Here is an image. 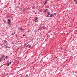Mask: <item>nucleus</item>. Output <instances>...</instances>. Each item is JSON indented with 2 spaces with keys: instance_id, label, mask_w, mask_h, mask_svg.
Wrapping results in <instances>:
<instances>
[{
  "instance_id": "obj_3",
  "label": "nucleus",
  "mask_w": 77,
  "mask_h": 77,
  "mask_svg": "<svg viewBox=\"0 0 77 77\" xmlns=\"http://www.w3.org/2000/svg\"><path fill=\"white\" fill-rule=\"evenodd\" d=\"M47 15H50V12L49 11H48L47 12Z\"/></svg>"
},
{
  "instance_id": "obj_24",
  "label": "nucleus",
  "mask_w": 77,
  "mask_h": 77,
  "mask_svg": "<svg viewBox=\"0 0 77 77\" xmlns=\"http://www.w3.org/2000/svg\"><path fill=\"white\" fill-rule=\"evenodd\" d=\"M17 36H18L17 35H15V36L16 37V38H17Z\"/></svg>"
},
{
  "instance_id": "obj_27",
  "label": "nucleus",
  "mask_w": 77,
  "mask_h": 77,
  "mask_svg": "<svg viewBox=\"0 0 77 77\" xmlns=\"http://www.w3.org/2000/svg\"><path fill=\"white\" fill-rule=\"evenodd\" d=\"M23 36H25V34H23Z\"/></svg>"
},
{
  "instance_id": "obj_38",
  "label": "nucleus",
  "mask_w": 77,
  "mask_h": 77,
  "mask_svg": "<svg viewBox=\"0 0 77 77\" xmlns=\"http://www.w3.org/2000/svg\"><path fill=\"white\" fill-rule=\"evenodd\" d=\"M35 14H36V13H35Z\"/></svg>"
},
{
  "instance_id": "obj_31",
  "label": "nucleus",
  "mask_w": 77,
  "mask_h": 77,
  "mask_svg": "<svg viewBox=\"0 0 77 77\" xmlns=\"http://www.w3.org/2000/svg\"><path fill=\"white\" fill-rule=\"evenodd\" d=\"M18 5H20V3H19Z\"/></svg>"
},
{
  "instance_id": "obj_50",
  "label": "nucleus",
  "mask_w": 77,
  "mask_h": 77,
  "mask_svg": "<svg viewBox=\"0 0 77 77\" xmlns=\"http://www.w3.org/2000/svg\"><path fill=\"white\" fill-rule=\"evenodd\" d=\"M5 39H6V38H5Z\"/></svg>"
},
{
  "instance_id": "obj_11",
  "label": "nucleus",
  "mask_w": 77,
  "mask_h": 77,
  "mask_svg": "<svg viewBox=\"0 0 77 77\" xmlns=\"http://www.w3.org/2000/svg\"><path fill=\"white\" fill-rule=\"evenodd\" d=\"M20 30H21V31H23V29H22V28H20Z\"/></svg>"
},
{
  "instance_id": "obj_21",
  "label": "nucleus",
  "mask_w": 77,
  "mask_h": 77,
  "mask_svg": "<svg viewBox=\"0 0 77 77\" xmlns=\"http://www.w3.org/2000/svg\"><path fill=\"white\" fill-rule=\"evenodd\" d=\"M9 63L10 64H11L12 63V62H11V61H10V62H9Z\"/></svg>"
},
{
  "instance_id": "obj_35",
  "label": "nucleus",
  "mask_w": 77,
  "mask_h": 77,
  "mask_svg": "<svg viewBox=\"0 0 77 77\" xmlns=\"http://www.w3.org/2000/svg\"><path fill=\"white\" fill-rule=\"evenodd\" d=\"M1 45H3V44H2Z\"/></svg>"
},
{
  "instance_id": "obj_20",
  "label": "nucleus",
  "mask_w": 77,
  "mask_h": 77,
  "mask_svg": "<svg viewBox=\"0 0 77 77\" xmlns=\"http://www.w3.org/2000/svg\"><path fill=\"white\" fill-rule=\"evenodd\" d=\"M8 58V56H6L5 57V59H7Z\"/></svg>"
},
{
  "instance_id": "obj_10",
  "label": "nucleus",
  "mask_w": 77,
  "mask_h": 77,
  "mask_svg": "<svg viewBox=\"0 0 77 77\" xmlns=\"http://www.w3.org/2000/svg\"><path fill=\"white\" fill-rule=\"evenodd\" d=\"M35 21V23H37V22H38V20H34Z\"/></svg>"
},
{
  "instance_id": "obj_16",
  "label": "nucleus",
  "mask_w": 77,
  "mask_h": 77,
  "mask_svg": "<svg viewBox=\"0 0 77 77\" xmlns=\"http://www.w3.org/2000/svg\"><path fill=\"white\" fill-rule=\"evenodd\" d=\"M31 47H32V46L30 45L28 47V48H31Z\"/></svg>"
},
{
  "instance_id": "obj_36",
  "label": "nucleus",
  "mask_w": 77,
  "mask_h": 77,
  "mask_svg": "<svg viewBox=\"0 0 77 77\" xmlns=\"http://www.w3.org/2000/svg\"><path fill=\"white\" fill-rule=\"evenodd\" d=\"M4 48H7L5 47Z\"/></svg>"
},
{
  "instance_id": "obj_33",
  "label": "nucleus",
  "mask_w": 77,
  "mask_h": 77,
  "mask_svg": "<svg viewBox=\"0 0 77 77\" xmlns=\"http://www.w3.org/2000/svg\"><path fill=\"white\" fill-rule=\"evenodd\" d=\"M11 25L9 24V27H10V26H11Z\"/></svg>"
},
{
  "instance_id": "obj_34",
  "label": "nucleus",
  "mask_w": 77,
  "mask_h": 77,
  "mask_svg": "<svg viewBox=\"0 0 77 77\" xmlns=\"http://www.w3.org/2000/svg\"><path fill=\"white\" fill-rule=\"evenodd\" d=\"M11 35H14V34L13 33H12V34H11Z\"/></svg>"
},
{
  "instance_id": "obj_1",
  "label": "nucleus",
  "mask_w": 77,
  "mask_h": 77,
  "mask_svg": "<svg viewBox=\"0 0 77 77\" xmlns=\"http://www.w3.org/2000/svg\"><path fill=\"white\" fill-rule=\"evenodd\" d=\"M50 17H54V16L53 15V14H50Z\"/></svg>"
},
{
  "instance_id": "obj_4",
  "label": "nucleus",
  "mask_w": 77,
  "mask_h": 77,
  "mask_svg": "<svg viewBox=\"0 0 77 77\" xmlns=\"http://www.w3.org/2000/svg\"><path fill=\"white\" fill-rule=\"evenodd\" d=\"M9 22L8 23L7 22V23H8V24H11V22Z\"/></svg>"
},
{
  "instance_id": "obj_13",
  "label": "nucleus",
  "mask_w": 77,
  "mask_h": 77,
  "mask_svg": "<svg viewBox=\"0 0 77 77\" xmlns=\"http://www.w3.org/2000/svg\"><path fill=\"white\" fill-rule=\"evenodd\" d=\"M49 15H48L46 16L47 18H48V17H50V16H49Z\"/></svg>"
},
{
  "instance_id": "obj_40",
  "label": "nucleus",
  "mask_w": 77,
  "mask_h": 77,
  "mask_svg": "<svg viewBox=\"0 0 77 77\" xmlns=\"http://www.w3.org/2000/svg\"><path fill=\"white\" fill-rule=\"evenodd\" d=\"M23 30H25V29H23Z\"/></svg>"
},
{
  "instance_id": "obj_26",
  "label": "nucleus",
  "mask_w": 77,
  "mask_h": 77,
  "mask_svg": "<svg viewBox=\"0 0 77 77\" xmlns=\"http://www.w3.org/2000/svg\"><path fill=\"white\" fill-rule=\"evenodd\" d=\"M29 45H27V46H26V47H28V46H29Z\"/></svg>"
},
{
  "instance_id": "obj_37",
  "label": "nucleus",
  "mask_w": 77,
  "mask_h": 77,
  "mask_svg": "<svg viewBox=\"0 0 77 77\" xmlns=\"http://www.w3.org/2000/svg\"><path fill=\"white\" fill-rule=\"evenodd\" d=\"M2 48H3V47H4V46H2Z\"/></svg>"
},
{
  "instance_id": "obj_5",
  "label": "nucleus",
  "mask_w": 77,
  "mask_h": 77,
  "mask_svg": "<svg viewBox=\"0 0 77 77\" xmlns=\"http://www.w3.org/2000/svg\"><path fill=\"white\" fill-rule=\"evenodd\" d=\"M35 19L34 20V21H35V20H37L38 19V17H35Z\"/></svg>"
},
{
  "instance_id": "obj_28",
  "label": "nucleus",
  "mask_w": 77,
  "mask_h": 77,
  "mask_svg": "<svg viewBox=\"0 0 77 77\" xmlns=\"http://www.w3.org/2000/svg\"><path fill=\"white\" fill-rule=\"evenodd\" d=\"M20 9H21V11H22V8H20Z\"/></svg>"
},
{
  "instance_id": "obj_41",
  "label": "nucleus",
  "mask_w": 77,
  "mask_h": 77,
  "mask_svg": "<svg viewBox=\"0 0 77 77\" xmlns=\"http://www.w3.org/2000/svg\"><path fill=\"white\" fill-rule=\"evenodd\" d=\"M31 39H32L31 38H30V40H31Z\"/></svg>"
},
{
  "instance_id": "obj_22",
  "label": "nucleus",
  "mask_w": 77,
  "mask_h": 77,
  "mask_svg": "<svg viewBox=\"0 0 77 77\" xmlns=\"http://www.w3.org/2000/svg\"><path fill=\"white\" fill-rule=\"evenodd\" d=\"M10 48V47H9V46H7V48Z\"/></svg>"
},
{
  "instance_id": "obj_23",
  "label": "nucleus",
  "mask_w": 77,
  "mask_h": 77,
  "mask_svg": "<svg viewBox=\"0 0 77 77\" xmlns=\"http://www.w3.org/2000/svg\"><path fill=\"white\" fill-rule=\"evenodd\" d=\"M22 11H23V12H25V11H24V10L23 9L22 10Z\"/></svg>"
},
{
  "instance_id": "obj_12",
  "label": "nucleus",
  "mask_w": 77,
  "mask_h": 77,
  "mask_svg": "<svg viewBox=\"0 0 77 77\" xmlns=\"http://www.w3.org/2000/svg\"><path fill=\"white\" fill-rule=\"evenodd\" d=\"M42 28H43V29H45V26H42Z\"/></svg>"
},
{
  "instance_id": "obj_6",
  "label": "nucleus",
  "mask_w": 77,
  "mask_h": 77,
  "mask_svg": "<svg viewBox=\"0 0 77 77\" xmlns=\"http://www.w3.org/2000/svg\"><path fill=\"white\" fill-rule=\"evenodd\" d=\"M8 22H11V19H8Z\"/></svg>"
},
{
  "instance_id": "obj_45",
  "label": "nucleus",
  "mask_w": 77,
  "mask_h": 77,
  "mask_svg": "<svg viewBox=\"0 0 77 77\" xmlns=\"http://www.w3.org/2000/svg\"><path fill=\"white\" fill-rule=\"evenodd\" d=\"M45 14H46V12H45Z\"/></svg>"
},
{
  "instance_id": "obj_51",
  "label": "nucleus",
  "mask_w": 77,
  "mask_h": 77,
  "mask_svg": "<svg viewBox=\"0 0 77 77\" xmlns=\"http://www.w3.org/2000/svg\"><path fill=\"white\" fill-rule=\"evenodd\" d=\"M0 2H1V1H0Z\"/></svg>"
},
{
  "instance_id": "obj_18",
  "label": "nucleus",
  "mask_w": 77,
  "mask_h": 77,
  "mask_svg": "<svg viewBox=\"0 0 77 77\" xmlns=\"http://www.w3.org/2000/svg\"><path fill=\"white\" fill-rule=\"evenodd\" d=\"M39 30H41V28H39L38 30V31H39Z\"/></svg>"
},
{
  "instance_id": "obj_19",
  "label": "nucleus",
  "mask_w": 77,
  "mask_h": 77,
  "mask_svg": "<svg viewBox=\"0 0 77 77\" xmlns=\"http://www.w3.org/2000/svg\"><path fill=\"white\" fill-rule=\"evenodd\" d=\"M75 5H77V1H75Z\"/></svg>"
},
{
  "instance_id": "obj_29",
  "label": "nucleus",
  "mask_w": 77,
  "mask_h": 77,
  "mask_svg": "<svg viewBox=\"0 0 77 77\" xmlns=\"http://www.w3.org/2000/svg\"><path fill=\"white\" fill-rule=\"evenodd\" d=\"M2 62V60H0V62Z\"/></svg>"
},
{
  "instance_id": "obj_2",
  "label": "nucleus",
  "mask_w": 77,
  "mask_h": 77,
  "mask_svg": "<svg viewBox=\"0 0 77 77\" xmlns=\"http://www.w3.org/2000/svg\"><path fill=\"white\" fill-rule=\"evenodd\" d=\"M47 0H46L45 1V3H44V5H46V3H47Z\"/></svg>"
},
{
  "instance_id": "obj_7",
  "label": "nucleus",
  "mask_w": 77,
  "mask_h": 77,
  "mask_svg": "<svg viewBox=\"0 0 77 77\" xmlns=\"http://www.w3.org/2000/svg\"><path fill=\"white\" fill-rule=\"evenodd\" d=\"M7 42V41L6 40H4V44H5V43L6 44V42Z\"/></svg>"
},
{
  "instance_id": "obj_49",
  "label": "nucleus",
  "mask_w": 77,
  "mask_h": 77,
  "mask_svg": "<svg viewBox=\"0 0 77 77\" xmlns=\"http://www.w3.org/2000/svg\"><path fill=\"white\" fill-rule=\"evenodd\" d=\"M27 76H28V75H26Z\"/></svg>"
},
{
  "instance_id": "obj_25",
  "label": "nucleus",
  "mask_w": 77,
  "mask_h": 77,
  "mask_svg": "<svg viewBox=\"0 0 77 77\" xmlns=\"http://www.w3.org/2000/svg\"><path fill=\"white\" fill-rule=\"evenodd\" d=\"M56 14H56V13H54V15H56Z\"/></svg>"
},
{
  "instance_id": "obj_14",
  "label": "nucleus",
  "mask_w": 77,
  "mask_h": 77,
  "mask_svg": "<svg viewBox=\"0 0 77 77\" xmlns=\"http://www.w3.org/2000/svg\"><path fill=\"white\" fill-rule=\"evenodd\" d=\"M2 58H3V57H5V55H3L2 56Z\"/></svg>"
},
{
  "instance_id": "obj_43",
  "label": "nucleus",
  "mask_w": 77,
  "mask_h": 77,
  "mask_svg": "<svg viewBox=\"0 0 77 77\" xmlns=\"http://www.w3.org/2000/svg\"><path fill=\"white\" fill-rule=\"evenodd\" d=\"M6 47H7V46L6 45L5 46Z\"/></svg>"
},
{
  "instance_id": "obj_32",
  "label": "nucleus",
  "mask_w": 77,
  "mask_h": 77,
  "mask_svg": "<svg viewBox=\"0 0 77 77\" xmlns=\"http://www.w3.org/2000/svg\"><path fill=\"white\" fill-rule=\"evenodd\" d=\"M46 11H48V9H46Z\"/></svg>"
},
{
  "instance_id": "obj_17",
  "label": "nucleus",
  "mask_w": 77,
  "mask_h": 77,
  "mask_svg": "<svg viewBox=\"0 0 77 77\" xmlns=\"http://www.w3.org/2000/svg\"><path fill=\"white\" fill-rule=\"evenodd\" d=\"M44 12H47V11L46 9H45Z\"/></svg>"
},
{
  "instance_id": "obj_30",
  "label": "nucleus",
  "mask_w": 77,
  "mask_h": 77,
  "mask_svg": "<svg viewBox=\"0 0 77 77\" xmlns=\"http://www.w3.org/2000/svg\"><path fill=\"white\" fill-rule=\"evenodd\" d=\"M5 23V25H6V23Z\"/></svg>"
},
{
  "instance_id": "obj_46",
  "label": "nucleus",
  "mask_w": 77,
  "mask_h": 77,
  "mask_svg": "<svg viewBox=\"0 0 77 77\" xmlns=\"http://www.w3.org/2000/svg\"><path fill=\"white\" fill-rule=\"evenodd\" d=\"M32 22H31L30 23H32Z\"/></svg>"
},
{
  "instance_id": "obj_15",
  "label": "nucleus",
  "mask_w": 77,
  "mask_h": 77,
  "mask_svg": "<svg viewBox=\"0 0 77 77\" xmlns=\"http://www.w3.org/2000/svg\"><path fill=\"white\" fill-rule=\"evenodd\" d=\"M2 59H3V58L2 57H1L0 58V60H2Z\"/></svg>"
},
{
  "instance_id": "obj_48",
  "label": "nucleus",
  "mask_w": 77,
  "mask_h": 77,
  "mask_svg": "<svg viewBox=\"0 0 77 77\" xmlns=\"http://www.w3.org/2000/svg\"><path fill=\"white\" fill-rule=\"evenodd\" d=\"M27 76H28V75H26Z\"/></svg>"
},
{
  "instance_id": "obj_44",
  "label": "nucleus",
  "mask_w": 77,
  "mask_h": 77,
  "mask_svg": "<svg viewBox=\"0 0 77 77\" xmlns=\"http://www.w3.org/2000/svg\"><path fill=\"white\" fill-rule=\"evenodd\" d=\"M4 60H5V59L4 58Z\"/></svg>"
},
{
  "instance_id": "obj_9",
  "label": "nucleus",
  "mask_w": 77,
  "mask_h": 77,
  "mask_svg": "<svg viewBox=\"0 0 77 77\" xmlns=\"http://www.w3.org/2000/svg\"><path fill=\"white\" fill-rule=\"evenodd\" d=\"M4 23H6V21H5V20H3Z\"/></svg>"
},
{
  "instance_id": "obj_8",
  "label": "nucleus",
  "mask_w": 77,
  "mask_h": 77,
  "mask_svg": "<svg viewBox=\"0 0 77 77\" xmlns=\"http://www.w3.org/2000/svg\"><path fill=\"white\" fill-rule=\"evenodd\" d=\"M7 66H9V65H10V64L9 63L8 64V63H7Z\"/></svg>"
},
{
  "instance_id": "obj_47",
  "label": "nucleus",
  "mask_w": 77,
  "mask_h": 77,
  "mask_svg": "<svg viewBox=\"0 0 77 77\" xmlns=\"http://www.w3.org/2000/svg\"><path fill=\"white\" fill-rule=\"evenodd\" d=\"M29 31H28V32H29Z\"/></svg>"
},
{
  "instance_id": "obj_42",
  "label": "nucleus",
  "mask_w": 77,
  "mask_h": 77,
  "mask_svg": "<svg viewBox=\"0 0 77 77\" xmlns=\"http://www.w3.org/2000/svg\"><path fill=\"white\" fill-rule=\"evenodd\" d=\"M77 0H74V1H76Z\"/></svg>"
},
{
  "instance_id": "obj_39",
  "label": "nucleus",
  "mask_w": 77,
  "mask_h": 77,
  "mask_svg": "<svg viewBox=\"0 0 77 77\" xmlns=\"http://www.w3.org/2000/svg\"><path fill=\"white\" fill-rule=\"evenodd\" d=\"M4 46H6V45L4 44Z\"/></svg>"
}]
</instances>
